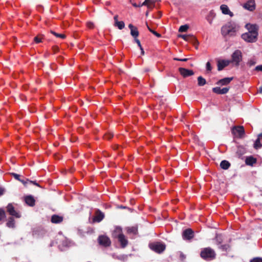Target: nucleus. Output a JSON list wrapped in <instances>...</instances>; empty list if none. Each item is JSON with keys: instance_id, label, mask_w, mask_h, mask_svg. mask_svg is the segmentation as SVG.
<instances>
[{"instance_id": "1", "label": "nucleus", "mask_w": 262, "mask_h": 262, "mask_svg": "<svg viewBox=\"0 0 262 262\" xmlns=\"http://www.w3.org/2000/svg\"><path fill=\"white\" fill-rule=\"evenodd\" d=\"M238 30V27L235 24L228 23L222 27L221 33L224 36H234Z\"/></svg>"}, {"instance_id": "2", "label": "nucleus", "mask_w": 262, "mask_h": 262, "mask_svg": "<svg viewBox=\"0 0 262 262\" xmlns=\"http://www.w3.org/2000/svg\"><path fill=\"white\" fill-rule=\"evenodd\" d=\"M112 236V237L118 239L121 248H124L127 246L128 241L125 236L123 234L122 229L120 227H116L113 231Z\"/></svg>"}, {"instance_id": "3", "label": "nucleus", "mask_w": 262, "mask_h": 262, "mask_svg": "<svg viewBox=\"0 0 262 262\" xmlns=\"http://www.w3.org/2000/svg\"><path fill=\"white\" fill-rule=\"evenodd\" d=\"M200 256L203 259L209 261L215 258L216 254L213 249L210 247H207L202 249Z\"/></svg>"}, {"instance_id": "4", "label": "nucleus", "mask_w": 262, "mask_h": 262, "mask_svg": "<svg viewBox=\"0 0 262 262\" xmlns=\"http://www.w3.org/2000/svg\"><path fill=\"white\" fill-rule=\"evenodd\" d=\"M149 247L151 250L158 253L163 252L166 248L164 244L159 242L150 243Z\"/></svg>"}, {"instance_id": "5", "label": "nucleus", "mask_w": 262, "mask_h": 262, "mask_svg": "<svg viewBox=\"0 0 262 262\" xmlns=\"http://www.w3.org/2000/svg\"><path fill=\"white\" fill-rule=\"evenodd\" d=\"M242 60V53L239 50H235L231 56V60L230 62L235 63L236 66H238L239 62Z\"/></svg>"}, {"instance_id": "6", "label": "nucleus", "mask_w": 262, "mask_h": 262, "mask_svg": "<svg viewBox=\"0 0 262 262\" xmlns=\"http://www.w3.org/2000/svg\"><path fill=\"white\" fill-rule=\"evenodd\" d=\"M184 240L191 241L194 236V232L191 228H187L183 230L182 234Z\"/></svg>"}, {"instance_id": "7", "label": "nucleus", "mask_w": 262, "mask_h": 262, "mask_svg": "<svg viewBox=\"0 0 262 262\" xmlns=\"http://www.w3.org/2000/svg\"><path fill=\"white\" fill-rule=\"evenodd\" d=\"M181 38L186 41L193 43L194 46H198L199 45L198 40L195 37L191 34H186L181 33Z\"/></svg>"}, {"instance_id": "8", "label": "nucleus", "mask_w": 262, "mask_h": 262, "mask_svg": "<svg viewBox=\"0 0 262 262\" xmlns=\"http://www.w3.org/2000/svg\"><path fill=\"white\" fill-rule=\"evenodd\" d=\"M257 36L258 35H256L255 34H254L248 32L243 34L242 35V38L247 42H255L257 39Z\"/></svg>"}, {"instance_id": "9", "label": "nucleus", "mask_w": 262, "mask_h": 262, "mask_svg": "<svg viewBox=\"0 0 262 262\" xmlns=\"http://www.w3.org/2000/svg\"><path fill=\"white\" fill-rule=\"evenodd\" d=\"M232 133L241 138L245 134L244 127L243 126H235L232 128Z\"/></svg>"}, {"instance_id": "10", "label": "nucleus", "mask_w": 262, "mask_h": 262, "mask_svg": "<svg viewBox=\"0 0 262 262\" xmlns=\"http://www.w3.org/2000/svg\"><path fill=\"white\" fill-rule=\"evenodd\" d=\"M98 241L100 245L105 247H109L111 245V239L105 235H100L98 237Z\"/></svg>"}, {"instance_id": "11", "label": "nucleus", "mask_w": 262, "mask_h": 262, "mask_svg": "<svg viewBox=\"0 0 262 262\" xmlns=\"http://www.w3.org/2000/svg\"><path fill=\"white\" fill-rule=\"evenodd\" d=\"M245 27L248 30V32L258 35V26L257 25L247 24Z\"/></svg>"}, {"instance_id": "12", "label": "nucleus", "mask_w": 262, "mask_h": 262, "mask_svg": "<svg viewBox=\"0 0 262 262\" xmlns=\"http://www.w3.org/2000/svg\"><path fill=\"white\" fill-rule=\"evenodd\" d=\"M104 213L102 212H101L100 210L97 209L95 211V215L93 218V222L99 223L104 219Z\"/></svg>"}, {"instance_id": "13", "label": "nucleus", "mask_w": 262, "mask_h": 262, "mask_svg": "<svg viewBox=\"0 0 262 262\" xmlns=\"http://www.w3.org/2000/svg\"><path fill=\"white\" fill-rule=\"evenodd\" d=\"M255 3L254 0H249L243 5V7L250 11H253L255 9Z\"/></svg>"}, {"instance_id": "14", "label": "nucleus", "mask_w": 262, "mask_h": 262, "mask_svg": "<svg viewBox=\"0 0 262 262\" xmlns=\"http://www.w3.org/2000/svg\"><path fill=\"white\" fill-rule=\"evenodd\" d=\"M7 211L12 216H14L17 218L20 217V214L15 210L14 207L11 204H9L7 205Z\"/></svg>"}, {"instance_id": "15", "label": "nucleus", "mask_w": 262, "mask_h": 262, "mask_svg": "<svg viewBox=\"0 0 262 262\" xmlns=\"http://www.w3.org/2000/svg\"><path fill=\"white\" fill-rule=\"evenodd\" d=\"M229 89V87L221 89L220 87L216 86L212 89V92L217 94H225L228 92Z\"/></svg>"}, {"instance_id": "16", "label": "nucleus", "mask_w": 262, "mask_h": 262, "mask_svg": "<svg viewBox=\"0 0 262 262\" xmlns=\"http://www.w3.org/2000/svg\"><path fill=\"white\" fill-rule=\"evenodd\" d=\"M128 28L130 30V35L134 39L137 38L139 34L137 28L131 24L128 25Z\"/></svg>"}, {"instance_id": "17", "label": "nucleus", "mask_w": 262, "mask_h": 262, "mask_svg": "<svg viewBox=\"0 0 262 262\" xmlns=\"http://www.w3.org/2000/svg\"><path fill=\"white\" fill-rule=\"evenodd\" d=\"M230 63V60H222L218 61L217 64V70L218 71L222 70L224 68L228 66Z\"/></svg>"}, {"instance_id": "18", "label": "nucleus", "mask_w": 262, "mask_h": 262, "mask_svg": "<svg viewBox=\"0 0 262 262\" xmlns=\"http://www.w3.org/2000/svg\"><path fill=\"white\" fill-rule=\"evenodd\" d=\"M193 75H194V72L192 70L181 68V76L184 78H186Z\"/></svg>"}, {"instance_id": "19", "label": "nucleus", "mask_w": 262, "mask_h": 262, "mask_svg": "<svg viewBox=\"0 0 262 262\" xmlns=\"http://www.w3.org/2000/svg\"><path fill=\"white\" fill-rule=\"evenodd\" d=\"M233 77H226L220 79L216 82V84L221 85H228L232 80Z\"/></svg>"}, {"instance_id": "20", "label": "nucleus", "mask_w": 262, "mask_h": 262, "mask_svg": "<svg viewBox=\"0 0 262 262\" xmlns=\"http://www.w3.org/2000/svg\"><path fill=\"white\" fill-rule=\"evenodd\" d=\"M25 201L26 203L31 207H33L35 204V200L32 195H28L25 198Z\"/></svg>"}, {"instance_id": "21", "label": "nucleus", "mask_w": 262, "mask_h": 262, "mask_svg": "<svg viewBox=\"0 0 262 262\" xmlns=\"http://www.w3.org/2000/svg\"><path fill=\"white\" fill-rule=\"evenodd\" d=\"M63 217L58 215L54 214L51 216V221L54 224H59L63 221Z\"/></svg>"}, {"instance_id": "22", "label": "nucleus", "mask_w": 262, "mask_h": 262, "mask_svg": "<svg viewBox=\"0 0 262 262\" xmlns=\"http://www.w3.org/2000/svg\"><path fill=\"white\" fill-rule=\"evenodd\" d=\"M156 0H145L141 6H146L148 9H151L155 7Z\"/></svg>"}, {"instance_id": "23", "label": "nucleus", "mask_w": 262, "mask_h": 262, "mask_svg": "<svg viewBox=\"0 0 262 262\" xmlns=\"http://www.w3.org/2000/svg\"><path fill=\"white\" fill-rule=\"evenodd\" d=\"M256 162L257 159L252 156L247 157L245 160L246 164L249 166H253Z\"/></svg>"}, {"instance_id": "24", "label": "nucleus", "mask_w": 262, "mask_h": 262, "mask_svg": "<svg viewBox=\"0 0 262 262\" xmlns=\"http://www.w3.org/2000/svg\"><path fill=\"white\" fill-rule=\"evenodd\" d=\"M220 9L223 14H228L230 16H232L233 15V13L230 11L228 6L226 5H222L220 7Z\"/></svg>"}, {"instance_id": "25", "label": "nucleus", "mask_w": 262, "mask_h": 262, "mask_svg": "<svg viewBox=\"0 0 262 262\" xmlns=\"http://www.w3.org/2000/svg\"><path fill=\"white\" fill-rule=\"evenodd\" d=\"M126 231L128 234L136 235L138 233L137 226L128 227L126 228Z\"/></svg>"}, {"instance_id": "26", "label": "nucleus", "mask_w": 262, "mask_h": 262, "mask_svg": "<svg viewBox=\"0 0 262 262\" xmlns=\"http://www.w3.org/2000/svg\"><path fill=\"white\" fill-rule=\"evenodd\" d=\"M230 163L227 160H223L220 163L221 167L225 170L228 169L230 167Z\"/></svg>"}, {"instance_id": "27", "label": "nucleus", "mask_w": 262, "mask_h": 262, "mask_svg": "<svg viewBox=\"0 0 262 262\" xmlns=\"http://www.w3.org/2000/svg\"><path fill=\"white\" fill-rule=\"evenodd\" d=\"M206 83V81L205 78L202 76H199L198 77V84L200 86L204 85Z\"/></svg>"}, {"instance_id": "28", "label": "nucleus", "mask_w": 262, "mask_h": 262, "mask_svg": "<svg viewBox=\"0 0 262 262\" xmlns=\"http://www.w3.org/2000/svg\"><path fill=\"white\" fill-rule=\"evenodd\" d=\"M7 226L9 228H14L15 226L14 220L12 217L9 218L8 221L7 223Z\"/></svg>"}, {"instance_id": "29", "label": "nucleus", "mask_w": 262, "mask_h": 262, "mask_svg": "<svg viewBox=\"0 0 262 262\" xmlns=\"http://www.w3.org/2000/svg\"><path fill=\"white\" fill-rule=\"evenodd\" d=\"M114 26L115 27H118V28L120 30H122L125 27V24L123 21H119L117 22H115Z\"/></svg>"}, {"instance_id": "30", "label": "nucleus", "mask_w": 262, "mask_h": 262, "mask_svg": "<svg viewBox=\"0 0 262 262\" xmlns=\"http://www.w3.org/2000/svg\"><path fill=\"white\" fill-rule=\"evenodd\" d=\"M262 147V144L260 143L259 139H257L254 144V147L255 149L260 148Z\"/></svg>"}, {"instance_id": "31", "label": "nucleus", "mask_w": 262, "mask_h": 262, "mask_svg": "<svg viewBox=\"0 0 262 262\" xmlns=\"http://www.w3.org/2000/svg\"><path fill=\"white\" fill-rule=\"evenodd\" d=\"M190 26L188 24H185L184 25H181V33H183L186 32L189 29Z\"/></svg>"}, {"instance_id": "32", "label": "nucleus", "mask_w": 262, "mask_h": 262, "mask_svg": "<svg viewBox=\"0 0 262 262\" xmlns=\"http://www.w3.org/2000/svg\"><path fill=\"white\" fill-rule=\"evenodd\" d=\"M51 33L52 34H53L54 35H55L57 37H59V38H61L62 39H64L66 37V35L64 34H58V33H56L55 32H54L53 31H51Z\"/></svg>"}, {"instance_id": "33", "label": "nucleus", "mask_w": 262, "mask_h": 262, "mask_svg": "<svg viewBox=\"0 0 262 262\" xmlns=\"http://www.w3.org/2000/svg\"><path fill=\"white\" fill-rule=\"evenodd\" d=\"M230 248V246L228 244H225L221 245L220 247V249H221L223 251H226L227 250H228Z\"/></svg>"}, {"instance_id": "34", "label": "nucleus", "mask_w": 262, "mask_h": 262, "mask_svg": "<svg viewBox=\"0 0 262 262\" xmlns=\"http://www.w3.org/2000/svg\"><path fill=\"white\" fill-rule=\"evenodd\" d=\"M250 262H262V258L259 257H254L251 259Z\"/></svg>"}, {"instance_id": "35", "label": "nucleus", "mask_w": 262, "mask_h": 262, "mask_svg": "<svg viewBox=\"0 0 262 262\" xmlns=\"http://www.w3.org/2000/svg\"><path fill=\"white\" fill-rule=\"evenodd\" d=\"M113 137V134L111 133H107L104 135V138L107 140H110Z\"/></svg>"}, {"instance_id": "36", "label": "nucleus", "mask_w": 262, "mask_h": 262, "mask_svg": "<svg viewBox=\"0 0 262 262\" xmlns=\"http://www.w3.org/2000/svg\"><path fill=\"white\" fill-rule=\"evenodd\" d=\"M5 217V211L0 208V221H2L4 218Z\"/></svg>"}, {"instance_id": "37", "label": "nucleus", "mask_w": 262, "mask_h": 262, "mask_svg": "<svg viewBox=\"0 0 262 262\" xmlns=\"http://www.w3.org/2000/svg\"><path fill=\"white\" fill-rule=\"evenodd\" d=\"M42 38L41 36H37L34 38V41L38 43L41 42Z\"/></svg>"}, {"instance_id": "38", "label": "nucleus", "mask_w": 262, "mask_h": 262, "mask_svg": "<svg viewBox=\"0 0 262 262\" xmlns=\"http://www.w3.org/2000/svg\"><path fill=\"white\" fill-rule=\"evenodd\" d=\"M215 238L218 244H221L222 242H223L222 236L220 235H216Z\"/></svg>"}, {"instance_id": "39", "label": "nucleus", "mask_w": 262, "mask_h": 262, "mask_svg": "<svg viewBox=\"0 0 262 262\" xmlns=\"http://www.w3.org/2000/svg\"><path fill=\"white\" fill-rule=\"evenodd\" d=\"M10 174L13 176L16 180L19 181L20 180V176L16 173L12 172Z\"/></svg>"}, {"instance_id": "40", "label": "nucleus", "mask_w": 262, "mask_h": 262, "mask_svg": "<svg viewBox=\"0 0 262 262\" xmlns=\"http://www.w3.org/2000/svg\"><path fill=\"white\" fill-rule=\"evenodd\" d=\"M149 31L158 37H161V35L160 33H158L157 32L152 29H149Z\"/></svg>"}, {"instance_id": "41", "label": "nucleus", "mask_w": 262, "mask_h": 262, "mask_svg": "<svg viewBox=\"0 0 262 262\" xmlns=\"http://www.w3.org/2000/svg\"><path fill=\"white\" fill-rule=\"evenodd\" d=\"M242 149H243V148L242 147H239L238 148V150L236 152V154L238 155V156L239 157L243 154V152L242 151Z\"/></svg>"}, {"instance_id": "42", "label": "nucleus", "mask_w": 262, "mask_h": 262, "mask_svg": "<svg viewBox=\"0 0 262 262\" xmlns=\"http://www.w3.org/2000/svg\"><path fill=\"white\" fill-rule=\"evenodd\" d=\"M86 26L90 29H93L94 28V24L93 22L89 21L86 23Z\"/></svg>"}, {"instance_id": "43", "label": "nucleus", "mask_w": 262, "mask_h": 262, "mask_svg": "<svg viewBox=\"0 0 262 262\" xmlns=\"http://www.w3.org/2000/svg\"><path fill=\"white\" fill-rule=\"evenodd\" d=\"M206 70L208 72H210L212 70L211 64L209 61L206 63Z\"/></svg>"}, {"instance_id": "44", "label": "nucleus", "mask_w": 262, "mask_h": 262, "mask_svg": "<svg viewBox=\"0 0 262 262\" xmlns=\"http://www.w3.org/2000/svg\"><path fill=\"white\" fill-rule=\"evenodd\" d=\"M27 181H29V183H30V184H33L34 185L40 187V186L39 185L38 183L36 182V181H30L28 179H27Z\"/></svg>"}, {"instance_id": "45", "label": "nucleus", "mask_w": 262, "mask_h": 262, "mask_svg": "<svg viewBox=\"0 0 262 262\" xmlns=\"http://www.w3.org/2000/svg\"><path fill=\"white\" fill-rule=\"evenodd\" d=\"M135 39V42L137 43L138 47L140 48H141L142 46H141V44L140 43V40L137 38H136L134 39Z\"/></svg>"}, {"instance_id": "46", "label": "nucleus", "mask_w": 262, "mask_h": 262, "mask_svg": "<svg viewBox=\"0 0 262 262\" xmlns=\"http://www.w3.org/2000/svg\"><path fill=\"white\" fill-rule=\"evenodd\" d=\"M255 70L256 71H262V64L261 65H259V66H257L255 67Z\"/></svg>"}, {"instance_id": "47", "label": "nucleus", "mask_w": 262, "mask_h": 262, "mask_svg": "<svg viewBox=\"0 0 262 262\" xmlns=\"http://www.w3.org/2000/svg\"><path fill=\"white\" fill-rule=\"evenodd\" d=\"M52 49H53L54 53H56L59 50V48L57 46H54V47H53Z\"/></svg>"}, {"instance_id": "48", "label": "nucleus", "mask_w": 262, "mask_h": 262, "mask_svg": "<svg viewBox=\"0 0 262 262\" xmlns=\"http://www.w3.org/2000/svg\"><path fill=\"white\" fill-rule=\"evenodd\" d=\"M20 181V182H21L24 185L26 186V184L29 182V181H27V180L26 181H25V180H21V179H20V180L19 181Z\"/></svg>"}, {"instance_id": "49", "label": "nucleus", "mask_w": 262, "mask_h": 262, "mask_svg": "<svg viewBox=\"0 0 262 262\" xmlns=\"http://www.w3.org/2000/svg\"><path fill=\"white\" fill-rule=\"evenodd\" d=\"M181 261H183L184 259H186V256L184 255V254H183L182 253H181Z\"/></svg>"}, {"instance_id": "50", "label": "nucleus", "mask_w": 262, "mask_h": 262, "mask_svg": "<svg viewBox=\"0 0 262 262\" xmlns=\"http://www.w3.org/2000/svg\"><path fill=\"white\" fill-rule=\"evenodd\" d=\"M4 189L3 188L0 187V196H1L2 195H3L4 194Z\"/></svg>"}, {"instance_id": "51", "label": "nucleus", "mask_w": 262, "mask_h": 262, "mask_svg": "<svg viewBox=\"0 0 262 262\" xmlns=\"http://www.w3.org/2000/svg\"><path fill=\"white\" fill-rule=\"evenodd\" d=\"M118 15H116L114 16V19L115 22L119 21L118 20Z\"/></svg>"}, {"instance_id": "52", "label": "nucleus", "mask_w": 262, "mask_h": 262, "mask_svg": "<svg viewBox=\"0 0 262 262\" xmlns=\"http://www.w3.org/2000/svg\"><path fill=\"white\" fill-rule=\"evenodd\" d=\"M183 128L185 129L186 131H187V129H189V125H185V126L183 127Z\"/></svg>"}, {"instance_id": "53", "label": "nucleus", "mask_w": 262, "mask_h": 262, "mask_svg": "<svg viewBox=\"0 0 262 262\" xmlns=\"http://www.w3.org/2000/svg\"><path fill=\"white\" fill-rule=\"evenodd\" d=\"M258 91L259 93L262 94V86L259 87Z\"/></svg>"}, {"instance_id": "54", "label": "nucleus", "mask_w": 262, "mask_h": 262, "mask_svg": "<svg viewBox=\"0 0 262 262\" xmlns=\"http://www.w3.org/2000/svg\"><path fill=\"white\" fill-rule=\"evenodd\" d=\"M262 138V133H260L258 135V138L257 139H260Z\"/></svg>"}, {"instance_id": "55", "label": "nucleus", "mask_w": 262, "mask_h": 262, "mask_svg": "<svg viewBox=\"0 0 262 262\" xmlns=\"http://www.w3.org/2000/svg\"><path fill=\"white\" fill-rule=\"evenodd\" d=\"M140 49L141 50V54L142 55H144V51L143 50V49L142 47H141V48H140Z\"/></svg>"}, {"instance_id": "56", "label": "nucleus", "mask_w": 262, "mask_h": 262, "mask_svg": "<svg viewBox=\"0 0 262 262\" xmlns=\"http://www.w3.org/2000/svg\"><path fill=\"white\" fill-rule=\"evenodd\" d=\"M187 60V58H181V61H186Z\"/></svg>"}, {"instance_id": "57", "label": "nucleus", "mask_w": 262, "mask_h": 262, "mask_svg": "<svg viewBox=\"0 0 262 262\" xmlns=\"http://www.w3.org/2000/svg\"><path fill=\"white\" fill-rule=\"evenodd\" d=\"M133 5L135 7H140V6H138L136 3L133 4Z\"/></svg>"}, {"instance_id": "58", "label": "nucleus", "mask_w": 262, "mask_h": 262, "mask_svg": "<svg viewBox=\"0 0 262 262\" xmlns=\"http://www.w3.org/2000/svg\"><path fill=\"white\" fill-rule=\"evenodd\" d=\"M144 70V72H148L150 71V70L148 68H146Z\"/></svg>"}, {"instance_id": "59", "label": "nucleus", "mask_w": 262, "mask_h": 262, "mask_svg": "<svg viewBox=\"0 0 262 262\" xmlns=\"http://www.w3.org/2000/svg\"><path fill=\"white\" fill-rule=\"evenodd\" d=\"M119 208H126V207L121 205L120 206H119Z\"/></svg>"}, {"instance_id": "60", "label": "nucleus", "mask_w": 262, "mask_h": 262, "mask_svg": "<svg viewBox=\"0 0 262 262\" xmlns=\"http://www.w3.org/2000/svg\"><path fill=\"white\" fill-rule=\"evenodd\" d=\"M174 59L178 60V61H180V58H174Z\"/></svg>"}, {"instance_id": "61", "label": "nucleus", "mask_w": 262, "mask_h": 262, "mask_svg": "<svg viewBox=\"0 0 262 262\" xmlns=\"http://www.w3.org/2000/svg\"><path fill=\"white\" fill-rule=\"evenodd\" d=\"M146 26H147V28H148V30H149V29H151V28H150L148 26L147 24H146Z\"/></svg>"}, {"instance_id": "62", "label": "nucleus", "mask_w": 262, "mask_h": 262, "mask_svg": "<svg viewBox=\"0 0 262 262\" xmlns=\"http://www.w3.org/2000/svg\"><path fill=\"white\" fill-rule=\"evenodd\" d=\"M184 175L185 177H187V176L188 175V173H184Z\"/></svg>"}, {"instance_id": "63", "label": "nucleus", "mask_w": 262, "mask_h": 262, "mask_svg": "<svg viewBox=\"0 0 262 262\" xmlns=\"http://www.w3.org/2000/svg\"><path fill=\"white\" fill-rule=\"evenodd\" d=\"M178 30L179 32H180V27L179 28H178Z\"/></svg>"}, {"instance_id": "64", "label": "nucleus", "mask_w": 262, "mask_h": 262, "mask_svg": "<svg viewBox=\"0 0 262 262\" xmlns=\"http://www.w3.org/2000/svg\"><path fill=\"white\" fill-rule=\"evenodd\" d=\"M148 11H147V12H146V16H147V15H148Z\"/></svg>"}]
</instances>
